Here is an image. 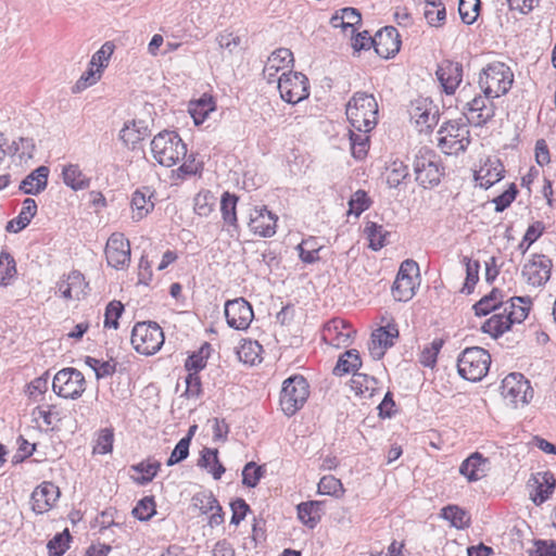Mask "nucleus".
Listing matches in <instances>:
<instances>
[{
    "label": "nucleus",
    "mask_w": 556,
    "mask_h": 556,
    "mask_svg": "<svg viewBox=\"0 0 556 556\" xmlns=\"http://www.w3.org/2000/svg\"><path fill=\"white\" fill-rule=\"evenodd\" d=\"M150 147L153 159L162 166L172 167L184 161L173 172L177 178L184 179L186 176L197 175L203 168L202 162L197 160L195 154H188L187 144L175 131L159 132L153 137Z\"/></svg>",
    "instance_id": "f257e3e1"
},
{
    "label": "nucleus",
    "mask_w": 556,
    "mask_h": 556,
    "mask_svg": "<svg viewBox=\"0 0 556 556\" xmlns=\"http://www.w3.org/2000/svg\"><path fill=\"white\" fill-rule=\"evenodd\" d=\"M346 117L357 132H369L378 121V103L372 94L355 92L345 109Z\"/></svg>",
    "instance_id": "f03ea898"
},
{
    "label": "nucleus",
    "mask_w": 556,
    "mask_h": 556,
    "mask_svg": "<svg viewBox=\"0 0 556 556\" xmlns=\"http://www.w3.org/2000/svg\"><path fill=\"white\" fill-rule=\"evenodd\" d=\"M514 84L511 68L503 62H492L479 73L478 85L482 93L493 98L506 94Z\"/></svg>",
    "instance_id": "7ed1b4c3"
},
{
    "label": "nucleus",
    "mask_w": 556,
    "mask_h": 556,
    "mask_svg": "<svg viewBox=\"0 0 556 556\" xmlns=\"http://www.w3.org/2000/svg\"><path fill=\"white\" fill-rule=\"evenodd\" d=\"M491 355L479 346L467 348L457 359L458 374L468 381H480L489 371Z\"/></svg>",
    "instance_id": "20e7f679"
},
{
    "label": "nucleus",
    "mask_w": 556,
    "mask_h": 556,
    "mask_svg": "<svg viewBox=\"0 0 556 556\" xmlns=\"http://www.w3.org/2000/svg\"><path fill=\"white\" fill-rule=\"evenodd\" d=\"M438 146L443 153L457 155L470 143V130L466 123L448 121L438 131Z\"/></svg>",
    "instance_id": "39448f33"
},
{
    "label": "nucleus",
    "mask_w": 556,
    "mask_h": 556,
    "mask_svg": "<svg viewBox=\"0 0 556 556\" xmlns=\"http://www.w3.org/2000/svg\"><path fill=\"white\" fill-rule=\"evenodd\" d=\"M131 344L142 355H153L164 344V332L155 321L137 323L131 331Z\"/></svg>",
    "instance_id": "423d86ee"
},
{
    "label": "nucleus",
    "mask_w": 556,
    "mask_h": 556,
    "mask_svg": "<svg viewBox=\"0 0 556 556\" xmlns=\"http://www.w3.org/2000/svg\"><path fill=\"white\" fill-rule=\"evenodd\" d=\"M414 172L416 181L424 188H431L439 185L443 175L439 156L433 150L426 147L420 148L415 155Z\"/></svg>",
    "instance_id": "0eeeda50"
},
{
    "label": "nucleus",
    "mask_w": 556,
    "mask_h": 556,
    "mask_svg": "<svg viewBox=\"0 0 556 556\" xmlns=\"http://www.w3.org/2000/svg\"><path fill=\"white\" fill-rule=\"evenodd\" d=\"M502 395L514 408L522 407L533 399L530 381L522 374L511 372L502 381Z\"/></svg>",
    "instance_id": "6e6552de"
},
{
    "label": "nucleus",
    "mask_w": 556,
    "mask_h": 556,
    "mask_svg": "<svg viewBox=\"0 0 556 556\" xmlns=\"http://www.w3.org/2000/svg\"><path fill=\"white\" fill-rule=\"evenodd\" d=\"M308 384L302 376H293L285 380L280 394V405L288 416L294 415L308 397Z\"/></svg>",
    "instance_id": "1a4fd4ad"
},
{
    "label": "nucleus",
    "mask_w": 556,
    "mask_h": 556,
    "mask_svg": "<svg viewBox=\"0 0 556 556\" xmlns=\"http://www.w3.org/2000/svg\"><path fill=\"white\" fill-rule=\"evenodd\" d=\"M52 389L61 397L76 400L85 392L86 380L78 369L63 368L55 374Z\"/></svg>",
    "instance_id": "9d476101"
},
{
    "label": "nucleus",
    "mask_w": 556,
    "mask_h": 556,
    "mask_svg": "<svg viewBox=\"0 0 556 556\" xmlns=\"http://www.w3.org/2000/svg\"><path fill=\"white\" fill-rule=\"evenodd\" d=\"M277 83L281 99L288 103L296 104L309 94L308 79L300 72L282 73Z\"/></svg>",
    "instance_id": "9b49d317"
},
{
    "label": "nucleus",
    "mask_w": 556,
    "mask_h": 556,
    "mask_svg": "<svg viewBox=\"0 0 556 556\" xmlns=\"http://www.w3.org/2000/svg\"><path fill=\"white\" fill-rule=\"evenodd\" d=\"M494 99L482 93L475 96L472 100L468 101L464 108L468 123L475 126H483L489 123L495 116L496 106L493 102Z\"/></svg>",
    "instance_id": "f8f14e48"
},
{
    "label": "nucleus",
    "mask_w": 556,
    "mask_h": 556,
    "mask_svg": "<svg viewBox=\"0 0 556 556\" xmlns=\"http://www.w3.org/2000/svg\"><path fill=\"white\" fill-rule=\"evenodd\" d=\"M105 257L110 266L116 269H123L130 263V244L121 232H114L110 236L105 247Z\"/></svg>",
    "instance_id": "ddd939ff"
},
{
    "label": "nucleus",
    "mask_w": 556,
    "mask_h": 556,
    "mask_svg": "<svg viewBox=\"0 0 556 556\" xmlns=\"http://www.w3.org/2000/svg\"><path fill=\"white\" fill-rule=\"evenodd\" d=\"M251 304L243 298L229 300L225 304V317L229 327L237 330L247 329L253 319Z\"/></svg>",
    "instance_id": "4468645a"
},
{
    "label": "nucleus",
    "mask_w": 556,
    "mask_h": 556,
    "mask_svg": "<svg viewBox=\"0 0 556 556\" xmlns=\"http://www.w3.org/2000/svg\"><path fill=\"white\" fill-rule=\"evenodd\" d=\"M552 261L545 256L535 254L522 267V277L533 287L545 285L551 277Z\"/></svg>",
    "instance_id": "2eb2a0df"
},
{
    "label": "nucleus",
    "mask_w": 556,
    "mask_h": 556,
    "mask_svg": "<svg viewBox=\"0 0 556 556\" xmlns=\"http://www.w3.org/2000/svg\"><path fill=\"white\" fill-rule=\"evenodd\" d=\"M435 75L444 92L454 94L463 80V65L459 62L443 60L438 65Z\"/></svg>",
    "instance_id": "dca6fc26"
},
{
    "label": "nucleus",
    "mask_w": 556,
    "mask_h": 556,
    "mask_svg": "<svg viewBox=\"0 0 556 556\" xmlns=\"http://www.w3.org/2000/svg\"><path fill=\"white\" fill-rule=\"evenodd\" d=\"M277 219L266 206H255L250 213L249 228L255 235L269 238L276 233Z\"/></svg>",
    "instance_id": "f3484780"
},
{
    "label": "nucleus",
    "mask_w": 556,
    "mask_h": 556,
    "mask_svg": "<svg viewBox=\"0 0 556 556\" xmlns=\"http://www.w3.org/2000/svg\"><path fill=\"white\" fill-rule=\"evenodd\" d=\"M400 35L393 26H386L374 36V49L383 59L394 56L400 51Z\"/></svg>",
    "instance_id": "a211bd4d"
},
{
    "label": "nucleus",
    "mask_w": 556,
    "mask_h": 556,
    "mask_svg": "<svg viewBox=\"0 0 556 556\" xmlns=\"http://www.w3.org/2000/svg\"><path fill=\"white\" fill-rule=\"evenodd\" d=\"M88 283L85 277L78 270H72L66 276L64 275L56 283L58 292L64 300L79 301L86 295Z\"/></svg>",
    "instance_id": "6ab92c4d"
},
{
    "label": "nucleus",
    "mask_w": 556,
    "mask_h": 556,
    "mask_svg": "<svg viewBox=\"0 0 556 556\" xmlns=\"http://www.w3.org/2000/svg\"><path fill=\"white\" fill-rule=\"evenodd\" d=\"M60 496L59 488L52 482H42L31 493L33 510L43 514L52 508Z\"/></svg>",
    "instance_id": "aec40b11"
},
{
    "label": "nucleus",
    "mask_w": 556,
    "mask_h": 556,
    "mask_svg": "<svg viewBox=\"0 0 556 556\" xmlns=\"http://www.w3.org/2000/svg\"><path fill=\"white\" fill-rule=\"evenodd\" d=\"M399 336V331L394 325L380 327L371 333L369 343V352L375 359H380L386 350L393 345V340Z\"/></svg>",
    "instance_id": "412c9836"
},
{
    "label": "nucleus",
    "mask_w": 556,
    "mask_h": 556,
    "mask_svg": "<svg viewBox=\"0 0 556 556\" xmlns=\"http://www.w3.org/2000/svg\"><path fill=\"white\" fill-rule=\"evenodd\" d=\"M355 331L345 320L333 318L324 328V339L334 346L348 345Z\"/></svg>",
    "instance_id": "4be33fe9"
},
{
    "label": "nucleus",
    "mask_w": 556,
    "mask_h": 556,
    "mask_svg": "<svg viewBox=\"0 0 556 556\" xmlns=\"http://www.w3.org/2000/svg\"><path fill=\"white\" fill-rule=\"evenodd\" d=\"M293 62V54L289 49L280 48L274 51L267 59L263 70V76L267 83L277 81V73L288 68Z\"/></svg>",
    "instance_id": "5701e85b"
},
{
    "label": "nucleus",
    "mask_w": 556,
    "mask_h": 556,
    "mask_svg": "<svg viewBox=\"0 0 556 556\" xmlns=\"http://www.w3.org/2000/svg\"><path fill=\"white\" fill-rule=\"evenodd\" d=\"M153 195L154 191L149 187H141L134 191L130 201L131 218L134 220L139 222L153 211Z\"/></svg>",
    "instance_id": "b1692460"
},
{
    "label": "nucleus",
    "mask_w": 556,
    "mask_h": 556,
    "mask_svg": "<svg viewBox=\"0 0 556 556\" xmlns=\"http://www.w3.org/2000/svg\"><path fill=\"white\" fill-rule=\"evenodd\" d=\"M490 462L482 454L476 452L468 456L459 467V473L466 477L469 482L478 481L486 476Z\"/></svg>",
    "instance_id": "393cba45"
},
{
    "label": "nucleus",
    "mask_w": 556,
    "mask_h": 556,
    "mask_svg": "<svg viewBox=\"0 0 556 556\" xmlns=\"http://www.w3.org/2000/svg\"><path fill=\"white\" fill-rule=\"evenodd\" d=\"M48 176L49 168L47 166H39L22 180L20 189L25 194H38L46 189Z\"/></svg>",
    "instance_id": "a878e982"
},
{
    "label": "nucleus",
    "mask_w": 556,
    "mask_h": 556,
    "mask_svg": "<svg viewBox=\"0 0 556 556\" xmlns=\"http://www.w3.org/2000/svg\"><path fill=\"white\" fill-rule=\"evenodd\" d=\"M36 213H37L36 201L31 198H26L23 201V206H22L20 214L15 218L8 222L7 227H5L7 231L16 233V232L23 230L24 228H26L29 225L30 220L34 218Z\"/></svg>",
    "instance_id": "bb28decb"
},
{
    "label": "nucleus",
    "mask_w": 556,
    "mask_h": 556,
    "mask_svg": "<svg viewBox=\"0 0 556 556\" xmlns=\"http://www.w3.org/2000/svg\"><path fill=\"white\" fill-rule=\"evenodd\" d=\"M63 182L78 191L89 188L91 179L83 173L78 164H66L62 167Z\"/></svg>",
    "instance_id": "cd10ccee"
},
{
    "label": "nucleus",
    "mask_w": 556,
    "mask_h": 556,
    "mask_svg": "<svg viewBox=\"0 0 556 556\" xmlns=\"http://www.w3.org/2000/svg\"><path fill=\"white\" fill-rule=\"evenodd\" d=\"M216 109L215 101L212 96L203 94L200 99L191 101L189 104V113L195 125H201L207 118L210 113Z\"/></svg>",
    "instance_id": "c85d7f7f"
},
{
    "label": "nucleus",
    "mask_w": 556,
    "mask_h": 556,
    "mask_svg": "<svg viewBox=\"0 0 556 556\" xmlns=\"http://www.w3.org/2000/svg\"><path fill=\"white\" fill-rule=\"evenodd\" d=\"M377 386L378 381L376 378L361 372H354L350 380L351 390L354 391L355 395H359L365 399L374 396Z\"/></svg>",
    "instance_id": "c756f323"
},
{
    "label": "nucleus",
    "mask_w": 556,
    "mask_h": 556,
    "mask_svg": "<svg viewBox=\"0 0 556 556\" xmlns=\"http://www.w3.org/2000/svg\"><path fill=\"white\" fill-rule=\"evenodd\" d=\"M503 173V165L498 161L485 164L476 173V180L480 187L488 189L504 177Z\"/></svg>",
    "instance_id": "7c9ffc66"
},
{
    "label": "nucleus",
    "mask_w": 556,
    "mask_h": 556,
    "mask_svg": "<svg viewBox=\"0 0 556 556\" xmlns=\"http://www.w3.org/2000/svg\"><path fill=\"white\" fill-rule=\"evenodd\" d=\"M198 465L205 468L215 480L220 479L226 470L218 459V451L216 448L204 447Z\"/></svg>",
    "instance_id": "2f4dec72"
},
{
    "label": "nucleus",
    "mask_w": 556,
    "mask_h": 556,
    "mask_svg": "<svg viewBox=\"0 0 556 556\" xmlns=\"http://www.w3.org/2000/svg\"><path fill=\"white\" fill-rule=\"evenodd\" d=\"M362 366V359L357 350L352 349L346 351L338 359L333 369L334 375L342 376L349 372H356Z\"/></svg>",
    "instance_id": "473e14b6"
},
{
    "label": "nucleus",
    "mask_w": 556,
    "mask_h": 556,
    "mask_svg": "<svg viewBox=\"0 0 556 556\" xmlns=\"http://www.w3.org/2000/svg\"><path fill=\"white\" fill-rule=\"evenodd\" d=\"M521 304H526V299L520 296L511 298L504 304L503 313L510 319L511 325L522 323L528 316V307Z\"/></svg>",
    "instance_id": "72a5a7b5"
},
{
    "label": "nucleus",
    "mask_w": 556,
    "mask_h": 556,
    "mask_svg": "<svg viewBox=\"0 0 556 556\" xmlns=\"http://www.w3.org/2000/svg\"><path fill=\"white\" fill-rule=\"evenodd\" d=\"M509 320L503 312L496 313L483 323L481 329L493 338H497L510 329Z\"/></svg>",
    "instance_id": "f704fd0d"
},
{
    "label": "nucleus",
    "mask_w": 556,
    "mask_h": 556,
    "mask_svg": "<svg viewBox=\"0 0 556 556\" xmlns=\"http://www.w3.org/2000/svg\"><path fill=\"white\" fill-rule=\"evenodd\" d=\"M416 280L415 278H404L396 276L392 287V295L396 301L406 302L415 295Z\"/></svg>",
    "instance_id": "c9c22d12"
},
{
    "label": "nucleus",
    "mask_w": 556,
    "mask_h": 556,
    "mask_svg": "<svg viewBox=\"0 0 556 556\" xmlns=\"http://www.w3.org/2000/svg\"><path fill=\"white\" fill-rule=\"evenodd\" d=\"M414 118L419 131H430L439 121L438 110L434 108H416Z\"/></svg>",
    "instance_id": "e433bc0d"
},
{
    "label": "nucleus",
    "mask_w": 556,
    "mask_h": 556,
    "mask_svg": "<svg viewBox=\"0 0 556 556\" xmlns=\"http://www.w3.org/2000/svg\"><path fill=\"white\" fill-rule=\"evenodd\" d=\"M320 504L318 502H305L298 505V517L308 528H314L320 519Z\"/></svg>",
    "instance_id": "4c0bfd02"
},
{
    "label": "nucleus",
    "mask_w": 556,
    "mask_h": 556,
    "mask_svg": "<svg viewBox=\"0 0 556 556\" xmlns=\"http://www.w3.org/2000/svg\"><path fill=\"white\" fill-rule=\"evenodd\" d=\"M237 202L238 198L229 192H224L220 199V211L223 215V219L229 226L237 228L238 219H237Z\"/></svg>",
    "instance_id": "58836bf2"
},
{
    "label": "nucleus",
    "mask_w": 556,
    "mask_h": 556,
    "mask_svg": "<svg viewBox=\"0 0 556 556\" xmlns=\"http://www.w3.org/2000/svg\"><path fill=\"white\" fill-rule=\"evenodd\" d=\"M262 345L256 341L243 340L238 348L237 354L241 362L244 364L254 365L256 362H261Z\"/></svg>",
    "instance_id": "ea45409f"
},
{
    "label": "nucleus",
    "mask_w": 556,
    "mask_h": 556,
    "mask_svg": "<svg viewBox=\"0 0 556 556\" xmlns=\"http://www.w3.org/2000/svg\"><path fill=\"white\" fill-rule=\"evenodd\" d=\"M441 516L448 520L457 529H465L469 526V515L456 505H450L442 509Z\"/></svg>",
    "instance_id": "a19ab883"
},
{
    "label": "nucleus",
    "mask_w": 556,
    "mask_h": 556,
    "mask_svg": "<svg viewBox=\"0 0 556 556\" xmlns=\"http://www.w3.org/2000/svg\"><path fill=\"white\" fill-rule=\"evenodd\" d=\"M320 249L315 238L305 239L298 245L299 257L305 264H313L319 260Z\"/></svg>",
    "instance_id": "79ce46f5"
},
{
    "label": "nucleus",
    "mask_w": 556,
    "mask_h": 556,
    "mask_svg": "<svg viewBox=\"0 0 556 556\" xmlns=\"http://www.w3.org/2000/svg\"><path fill=\"white\" fill-rule=\"evenodd\" d=\"M16 264L13 256L7 252L0 253V286H8L13 278H15Z\"/></svg>",
    "instance_id": "37998d69"
},
{
    "label": "nucleus",
    "mask_w": 556,
    "mask_h": 556,
    "mask_svg": "<svg viewBox=\"0 0 556 556\" xmlns=\"http://www.w3.org/2000/svg\"><path fill=\"white\" fill-rule=\"evenodd\" d=\"M144 134L136 121L128 122L119 131V139L125 146L135 148V146L143 139Z\"/></svg>",
    "instance_id": "c03bdc74"
},
{
    "label": "nucleus",
    "mask_w": 556,
    "mask_h": 556,
    "mask_svg": "<svg viewBox=\"0 0 556 556\" xmlns=\"http://www.w3.org/2000/svg\"><path fill=\"white\" fill-rule=\"evenodd\" d=\"M365 233L369 240V248L374 251H378L386 245L388 231L381 225L368 223L365 227Z\"/></svg>",
    "instance_id": "a18cd8bd"
},
{
    "label": "nucleus",
    "mask_w": 556,
    "mask_h": 556,
    "mask_svg": "<svg viewBox=\"0 0 556 556\" xmlns=\"http://www.w3.org/2000/svg\"><path fill=\"white\" fill-rule=\"evenodd\" d=\"M85 364L96 374L97 379L112 376L116 370V364L112 361H101L91 356L85 358Z\"/></svg>",
    "instance_id": "49530a36"
},
{
    "label": "nucleus",
    "mask_w": 556,
    "mask_h": 556,
    "mask_svg": "<svg viewBox=\"0 0 556 556\" xmlns=\"http://www.w3.org/2000/svg\"><path fill=\"white\" fill-rule=\"evenodd\" d=\"M408 176V168L402 161L392 162L387 168V184L396 188Z\"/></svg>",
    "instance_id": "de8ad7c7"
},
{
    "label": "nucleus",
    "mask_w": 556,
    "mask_h": 556,
    "mask_svg": "<svg viewBox=\"0 0 556 556\" xmlns=\"http://www.w3.org/2000/svg\"><path fill=\"white\" fill-rule=\"evenodd\" d=\"M194 507L199 508L202 514H210L213 510H222L218 501L212 492H200L192 497Z\"/></svg>",
    "instance_id": "09e8293b"
},
{
    "label": "nucleus",
    "mask_w": 556,
    "mask_h": 556,
    "mask_svg": "<svg viewBox=\"0 0 556 556\" xmlns=\"http://www.w3.org/2000/svg\"><path fill=\"white\" fill-rule=\"evenodd\" d=\"M114 49L115 45L112 41L104 42L101 48L92 54L89 65H92V67H97L103 72V70L109 65Z\"/></svg>",
    "instance_id": "8fccbe9b"
},
{
    "label": "nucleus",
    "mask_w": 556,
    "mask_h": 556,
    "mask_svg": "<svg viewBox=\"0 0 556 556\" xmlns=\"http://www.w3.org/2000/svg\"><path fill=\"white\" fill-rule=\"evenodd\" d=\"M34 416L41 418L47 426L60 422L63 418L61 409L56 405L43 404L34 410Z\"/></svg>",
    "instance_id": "3c124183"
},
{
    "label": "nucleus",
    "mask_w": 556,
    "mask_h": 556,
    "mask_svg": "<svg viewBox=\"0 0 556 556\" xmlns=\"http://www.w3.org/2000/svg\"><path fill=\"white\" fill-rule=\"evenodd\" d=\"M71 534L67 529L55 534L47 544L49 556H62L70 547Z\"/></svg>",
    "instance_id": "603ef678"
},
{
    "label": "nucleus",
    "mask_w": 556,
    "mask_h": 556,
    "mask_svg": "<svg viewBox=\"0 0 556 556\" xmlns=\"http://www.w3.org/2000/svg\"><path fill=\"white\" fill-rule=\"evenodd\" d=\"M350 139L352 155L357 160L364 159L369 149V137L367 132L356 134L355 131H351Z\"/></svg>",
    "instance_id": "864d4df0"
},
{
    "label": "nucleus",
    "mask_w": 556,
    "mask_h": 556,
    "mask_svg": "<svg viewBox=\"0 0 556 556\" xmlns=\"http://www.w3.org/2000/svg\"><path fill=\"white\" fill-rule=\"evenodd\" d=\"M480 10V1L479 0H459L458 12L462 21L471 25L476 22Z\"/></svg>",
    "instance_id": "5fc2aeb1"
},
{
    "label": "nucleus",
    "mask_w": 556,
    "mask_h": 556,
    "mask_svg": "<svg viewBox=\"0 0 556 556\" xmlns=\"http://www.w3.org/2000/svg\"><path fill=\"white\" fill-rule=\"evenodd\" d=\"M114 442L113 429L104 428L97 433L96 443L93 445V454L104 455L112 451Z\"/></svg>",
    "instance_id": "6e6d98bb"
},
{
    "label": "nucleus",
    "mask_w": 556,
    "mask_h": 556,
    "mask_svg": "<svg viewBox=\"0 0 556 556\" xmlns=\"http://www.w3.org/2000/svg\"><path fill=\"white\" fill-rule=\"evenodd\" d=\"M215 197L210 191L199 192L194 198V212L199 216L206 217L213 212Z\"/></svg>",
    "instance_id": "4d7b16f0"
},
{
    "label": "nucleus",
    "mask_w": 556,
    "mask_h": 556,
    "mask_svg": "<svg viewBox=\"0 0 556 556\" xmlns=\"http://www.w3.org/2000/svg\"><path fill=\"white\" fill-rule=\"evenodd\" d=\"M264 472L263 466H257L254 462H250L242 470V483L249 488H255Z\"/></svg>",
    "instance_id": "13d9d810"
},
{
    "label": "nucleus",
    "mask_w": 556,
    "mask_h": 556,
    "mask_svg": "<svg viewBox=\"0 0 556 556\" xmlns=\"http://www.w3.org/2000/svg\"><path fill=\"white\" fill-rule=\"evenodd\" d=\"M210 345L204 344L198 353L190 355L186 363L185 368L190 372H199L206 366V359L208 355Z\"/></svg>",
    "instance_id": "bf43d9fd"
},
{
    "label": "nucleus",
    "mask_w": 556,
    "mask_h": 556,
    "mask_svg": "<svg viewBox=\"0 0 556 556\" xmlns=\"http://www.w3.org/2000/svg\"><path fill=\"white\" fill-rule=\"evenodd\" d=\"M155 513V502L152 496L141 498L132 509V515L141 521L150 520Z\"/></svg>",
    "instance_id": "052dcab7"
},
{
    "label": "nucleus",
    "mask_w": 556,
    "mask_h": 556,
    "mask_svg": "<svg viewBox=\"0 0 556 556\" xmlns=\"http://www.w3.org/2000/svg\"><path fill=\"white\" fill-rule=\"evenodd\" d=\"M318 492L339 497L343 494L344 489L339 479L333 476H325L318 483Z\"/></svg>",
    "instance_id": "680f3d73"
},
{
    "label": "nucleus",
    "mask_w": 556,
    "mask_h": 556,
    "mask_svg": "<svg viewBox=\"0 0 556 556\" xmlns=\"http://www.w3.org/2000/svg\"><path fill=\"white\" fill-rule=\"evenodd\" d=\"M370 205V200L364 190L354 192L349 201V214L359 216Z\"/></svg>",
    "instance_id": "e2e57ef3"
},
{
    "label": "nucleus",
    "mask_w": 556,
    "mask_h": 556,
    "mask_svg": "<svg viewBox=\"0 0 556 556\" xmlns=\"http://www.w3.org/2000/svg\"><path fill=\"white\" fill-rule=\"evenodd\" d=\"M424 15L430 26L440 27L445 22L446 10L443 3L432 4V7H425Z\"/></svg>",
    "instance_id": "0e129e2a"
},
{
    "label": "nucleus",
    "mask_w": 556,
    "mask_h": 556,
    "mask_svg": "<svg viewBox=\"0 0 556 556\" xmlns=\"http://www.w3.org/2000/svg\"><path fill=\"white\" fill-rule=\"evenodd\" d=\"M124 312V305L119 301H112L108 304L104 314V327L114 328L118 327V318Z\"/></svg>",
    "instance_id": "69168bd1"
},
{
    "label": "nucleus",
    "mask_w": 556,
    "mask_h": 556,
    "mask_svg": "<svg viewBox=\"0 0 556 556\" xmlns=\"http://www.w3.org/2000/svg\"><path fill=\"white\" fill-rule=\"evenodd\" d=\"M49 380L47 376H41L34 379L27 387L28 396L34 402H39L42 400V396L48 391Z\"/></svg>",
    "instance_id": "338daca9"
},
{
    "label": "nucleus",
    "mask_w": 556,
    "mask_h": 556,
    "mask_svg": "<svg viewBox=\"0 0 556 556\" xmlns=\"http://www.w3.org/2000/svg\"><path fill=\"white\" fill-rule=\"evenodd\" d=\"M442 345V340L432 341L430 345L422 350L419 358L420 363L426 367H433Z\"/></svg>",
    "instance_id": "774afa93"
}]
</instances>
